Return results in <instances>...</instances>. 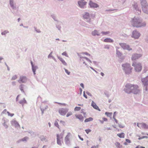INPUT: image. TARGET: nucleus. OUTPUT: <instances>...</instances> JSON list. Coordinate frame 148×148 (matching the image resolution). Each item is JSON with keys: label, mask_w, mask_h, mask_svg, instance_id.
I'll return each mask as SVG.
<instances>
[{"label": "nucleus", "mask_w": 148, "mask_h": 148, "mask_svg": "<svg viewBox=\"0 0 148 148\" xmlns=\"http://www.w3.org/2000/svg\"><path fill=\"white\" fill-rule=\"evenodd\" d=\"M125 87L123 90L128 94L133 93L137 94L139 93L140 90L138 88V86L137 85L127 84L125 85Z\"/></svg>", "instance_id": "nucleus-1"}, {"label": "nucleus", "mask_w": 148, "mask_h": 148, "mask_svg": "<svg viewBox=\"0 0 148 148\" xmlns=\"http://www.w3.org/2000/svg\"><path fill=\"white\" fill-rule=\"evenodd\" d=\"M131 23L133 26L137 28L145 27L146 24L145 22L143 21L142 18L135 17L132 18Z\"/></svg>", "instance_id": "nucleus-2"}, {"label": "nucleus", "mask_w": 148, "mask_h": 148, "mask_svg": "<svg viewBox=\"0 0 148 148\" xmlns=\"http://www.w3.org/2000/svg\"><path fill=\"white\" fill-rule=\"evenodd\" d=\"M121 68L125 74L129 75L132 72V68L131 67L130 64L128 63H125L122 64Z\"/></svg>", "instance_id": "nucleus-3"}, {"label": "nucleus", "mask_w": 148, "mask_h": 148, "mask_svg": "<svg viewBox=\"0 0 148 148\" xmlns=\"http://www.w3.org/2000/svg\"><path fill=\"white\" fill-rule=\"evenodd\" d=\"M141 8L143 12L148 14V5L146 0H140Z\"/></svg>", "instance_id": "nucleus-4"}, {"label": "nucleus", "mask_w": 148, "mask_h": 148, "mask_svg": "<svg viewBox=\"0 0 148 148\" xmlns=\"http://www.w3.org/2000/svg\"><path fill=\"white\" fill-rule=\"evenodd\" d=\"M141 81L144 85V92L148 93V75L145 78H142Z\"/></svg>", "instance_id": "nucleus-5"}, {"label": "nucleus", "mask_w": 148, "mask_h": 148, "mask_svg": "<svg viewBox=\"0 0 148 148\" xmlns=\"http://www.w3.org/2000/svg\"><path fill=\"white\" fill-rule=\"evenodd\" d=\"M132 65L134 67V69L136 72H139L142 69V66L140 63L134 62Z\"/></svg>", "instance_id": "nucleus-6"}, {"label": "nucleus", "mask_w": 148, "mask_h": 148, "mask_svg": "<svg viewBox=\"0 0 148 148\" xmlns=\"http://www.w3.org/2000/svg\"><path fill=\"white\" fill-rule=\"evenodd\" d=\"M57 143L60 145H61L62 143H63L62 139L63 138V135L57 134Z\"/></svg>", "instance_id": "nucleus-7"}, {"label": "nucleus", "mask_w": 148, "mask_h": 148, "mask_svg": "<svg viewBox=\"0 0 148 148\" xmlns=\"http://www.w3.org/2000/svg\"><path fill=\"white\" fill-rule=\"evenodd\" d=\"M119 45L120 46L125 50H127L129 51L132 50V49L131 48L130 46L128 45H127L125 43H120Z\"/></svg>", "instance_id": "nucleus-8"}, {"label": "nucleus", "mask_w": 148, "mask_h": 148, "mask_svg": "<svg viewBox=\"0 0 148 148\" xmlns=\"http://www.w3.org/2000/svg\"><path fill=\"white\" fill-rule=\"evenodd\" d=\"M71 134L70 133H68L67 135L65 137L64 141L66 144H68L70 143V138Z\"/></svg>", "instance_id": "nucleus-9"}, {"label": "nucleus", "mask_w": 148, "mask_h": 148, "mask_svg": "<svg viewBox=\"0 0 148 148\" xmlns=\"http://www.w3.org/2000/svg\"><path fill=\"white\" fill-rule=\"evenodd\" d=\"M140 34L136 30L133 31L132 33V37L135 39H138L140 36Z\"/></svg>", "instance_id": "nucleus-10"}, {"label": "nucleus", "mask_w": 148, "mask_h": 148, "mask_svg": "<svg viewBox=\"0 0 148 148\" xmlns=\"http://www.w3.org/2000/svg\"><path fill=\"white\" fill-rule=\"evenodd\" d=\"M68 110L67 108H61L59 109V112L61 115L64 116L68 112Z\"/></svg>", "instance_id": "nucleus-11"}, {"label": "nucleus", "mask_w": 148, "mask_h": 148, "mask_svg": "<svg viewBox=\"0 0 148 148\" xmlns=\"http://www.w3.org/2000/svg\"><path fill=\"white\" fill-rule=\"evenodd\" d=\"M116 56L121 59V62L124 59V57L122 53L118 49H116Z\"/></svg>", "instance_id": "nucleus-12"}, {"label": "nucleus", "mask_w": 148, "mask_h": 148, "mask_svg": "<svg viewBox=\"0 0 148 148\" xmlns=\"http://www.w3.org/2000/svg\"><path fill=\"white\" fill-rule=\"evenodd\" d=\"M27 79L25 76H21L20 77L18 82L19 83H25L27 82Z\"/></svg>", "instance_id": "nucleus-13"}, {"label": "nucleus", "mask_w": 148, "mask_h": 148, "mask_svg": "<svg viewBox=\"0 0 148 148\" xmlns=\"http://www.w3.org/2000/svg\"><path fill=\"white\" fill-rule=\"evenodd\" d=\"M86 60L88 61L90 63H91V61L88 58L85 57H80V61L81 63H83L84 64H85V65H86L85 62Z\"/></svg>", "instance_id": "nucleus-14"}, {"label": "nucleus", "mask_w": 148, "mask_h": 148, "mask_svg": "<svg viewBox=\"0 0 148 148\" xmlns=\"http://www.w3.org/2000/svg\"><path fill=\"white\" fill-rule=\"evenodd\" d=\"M78 3L81 8H84L86 5L87 2L84 0H81L78 2Z\"/></svg>", "instance_id": "nucleus-15"}, {"label": "nucleus", "mask_w": 148, "mask_h": 148, "mask_svg": "<svg viewBox=\"0 0 148 148\" xmlns=\"http://www.w3.org/2000/svg\"><path fill=\"white\" fill-rule=\"evenodd\" d=\"M142 56V55L140 54H134L132 55V60H135L140 58Z\"/></svg>", "instance_id": "nucleus-16"}, {"label": "nucleus", "mask_w": 148, "mask_h": 148, "mask_svg": "<svg viewBox=\"0 0 148 148\" xmlns=\"http://www.w3.org/2000/svg\"><path fill=\"white\" fill-rule=\"evenodd\" d=\"M125 0H119L117 2V3L116 4V5L114 3H113V5L115 6V7L120 6L123 5L124 3Z\"/></svg>", "instance_id": "nucleus-17"}, {"label": "nucleus", "mask_w": 148, "mask_h": 148, "mask_svg": "<svg viewBox=\"0 0 148 148\" xmlns=\"http://www.w3.org/2000/svg\"><path fill=\"white\" fill-rule=\"evenodd\" d=\"M133 7L134 10H136V11H138L137 13L138 14L140 13L141 10H139L138 8L137 3H136L133 4Z\"/></svg>", "instance_id": "nucleus-18"}, {"label": "nucleus", "mask_w": 148, "mask_h": 148, "mask_svg": "<svg viewBox=\"0 0 148 148\" xmlns=\"http://www.w3.org/2000/svg\"><path fill=\"white\" fill-rule=\"evenodd\" d=\"M89 5L92 8H97L98 7V5L97 4L93 2L92 1H90Z\"/></svg>", "instance_id": "nucleus-19"}, {"label": "nucleus", "mask_w": 148, "mask_h": 148, "mask_svg": "<svg viewBox=\"0 0 148 148\" xmlns=\"http://www.w3.org/2000/svg\"><path fill=\"white\" fill-rule=\"evenodd\" d=\"M92 106L95 109L98 110L99 111H100V110L99 109V108L98 106L96 105V103L94 102L93 101H92L91 103Z\"/></svg>", "instance_id": "nucleus-20"}, {"label": "nucleus", "mask_w": 148, "mask_h": 148, "mask_svg": "<svg viewBox=\"0 0 148 148\" xmlns=\"http://www.w3.org/2000/svg\"><path fill=\"white\" fill-rule=\"evenodd\" d=\"M75 116L76 117L79 119L80 121H83L84 119V117L81 114H75Z\"/></svg>", "instance_id": "nucleus-21"}, {"label": "nucleus", "mask_w": 148, "mask_h": 148, "mask_svg": "<svg viewBox=\"0 0 148 148\" xmlns=\"http://www.w3.org/2000/svg\"><path fill=\"white\" fill-rule=\"evenodd\" d=\"M100 34V33L96 30H94L92 32V35L94 36L96 35L99 36V35Z\"/></svg>", "instance_id": "nucleus-22"}, {"label": "nucleus", "mask_w": 148, "mask_h": 148, "mask_svg": "<svg viewBox=\"0 0 148 148\" xmlns=\"http://www.w3.org/2000/svg\"><path fill=\"white\" fill-rule=\"evenodd\" d=\"M104 41L106 42H112L113 40L110 38H107L104 40Z\"/></svg>", "instance_id": "nucleus-23"}, {"label": "nucleus", "mask_w": 148, "mask_h": 148, "mask_svg": "<svg viewBox=\"0 0 148 148\" xmlns=\"http://www.w3.org/2000/svg\"><path fill=\"white\" fill-rule=\"evenodd\" d=\"M141 127L145 129H148V125L146 124L145 123H142V124H140Z\"/></svg>", "instance_id": "nucleus-24"}, {"label": "nucleus", "mask_w": 148, "mask_h": 148, "mask_svg": "<svg viewBox=\"0 0 148 148\" xmlns=\"http://www.w3.org/2000/svg\"><path fill=\"white\" fill-rule=\"evenodd\" d=\"M115 145L117 148H122V145L118 142H116L115 143Z\"/></svg>", "instance_id": "nucleus-25"}, {"label": "nucleus", "mask_w": 148, "mask_h": 148, "mask_svg": "<svg viewBox=\"0 0 148 148\" xmlns=\"http://www.w3.org/2000/svg\"><path fill=\"white\" fill-rule=\"evenodd\" d=\"M20 104L23 105L24 104L26 103V101L25 98H23L22 100L20 101L19 102Z\"/></svg>", "instance_id": "nucleus-26"}, {"label": "nucleus", "mask_w": 148, "mask_h": 148, "mask_svg": "<svg viewBox=\"0 0 148 148\" xmlns=\"http://www.w3.org/2000/svg\"><path fill=\"white\" fill-rule=\"evenodd\" d=\"M13 124L16 127H20L18 123L16 121H14Z\"/></svg>", "instance_id": "nucleus-27"}, {"label": "nucleus", "mask_w": 148, "mask_h": 148, "mask_svg": "<svg viewBox=\"0 0 148 148\" xmlns=\"http://www.w3.org/2000/svg\"><path fill=\"white\" fill-rule=\"evenodd\" d=\"M105 114L108 116L110 118H111L112 113V112H105Z\"/></svg>", "instance_id": "nucleus-28"}, {"label": "nucleus", "mask_w": 148, "mask_h": 148, "mask_svg": "<svg viewBox=\"0 0 148 148\" xmlns=\"http://www.w3.org/2000/svg\"><path fill=\"white\" fill-rule=\"evenodd\" d=\"M58 59L62 62V63L64 65H67V64L66 63V62L62 58L59 57Z\"/></svg>", "instance_id": "nucleus-29"}, {"label": "nucleus", "mask_w": 148, "mask_h": 148, "mask_svg": "<svg viewBox=\"0 0 148 148\" xmlns=\"http://www.w3.org/2000/svg\"><path fill=\"white\" fill-rule=\"evenodd\" d=\"M124 134L123 132L121 133L118 134L117 135L120 138H124Z\"/></svg>", "instance_id": "nucleus-30"}, {"label": "nucleus", "mask_w": 148, "mask_h": 148, "mask_svg": "<svg viewBox=\"0 0 148 148\" xmlns=\"http://www.w3.org/2000/svg\"><path fill=\"white\" fill-rule=\"evenodd\" d=\"M83 16L84 18L88 19L89 17V14L88 13H86Z\"/></svg>", "instance_id": "nucleus-31"}, {"label": "nucleus", "mask_w": 148, "mask_h": 148, "mask_svg": "<svg viewBox=\"0 0 148 148\" xmlns=\"http://www.w3.org/2000/svg\"><path fill=\"white\" fill-rule=\"evenodd\" d=\"M93 120V119L92 118L90 117L88 118H87V119H86L85 120L84 122H89V121H92Z\"/></svg>", "instance_id": "nucleus-32"}, {"label": "nucleus", "mask_w": 148, "mask_h": 148, "mask_svg": "<svg viewBox=\"0 0 148 148\" xmlns=\"http://www.w3.org/2000/svg\"><path fill=\"white\" fill-rule=\"evenodd\" d=\"M104 94L108 98L110 95V93L109 92L105 91L104 92Z\"/></svg>", "instance_id": "nucleus-33"}, {"label": "nucleus", "mask_w": 148, "mask_h": 148, "mask_svg": "<svg viewBox=\"0 0 148 148\" xmlns=\"http://www.w3.org/2000/svg\"><path fill=\"white\" fill-rule=\"evenodd\" d=\"M84 54H85L87 56H90V54L87 52L81 53L79 55V56H82V55H83Z\"/></svg>", "instance_id": "nucleus-34"}, {"label": "nucleus", "mask_w": 148, "mask_h": 148, "mask_svg": "<svg viewBox=\"0 0 148 148\" xmlns=\"http://www.w3.org/2000/svg\"><path fill=\"white\" fill-rule=\"evenodd\" d=\"M116 10V9H110L108 10H106V11H108L110 13H112L113 12H114V11H115Z\"/></svg>", "instance_id": "nucleus-35"}, {"label": "nucleus", "mask_w": 148, "mask_h": 148, "mask_svg": "<svg viewBox=\"0 0 148 148\" xmlns=\"http://www.w3.org/2000/svg\"><path fill=\"white\" fill-rule=\"evenodd\" d=\"M81 108L79 107H76L74 108V111H79L80 110Z\"/></svg>", "instance_id": "nucleus-36"}, {"label": "nucleus", "mask_w": 148, "mask_h": 148, "mask_svg": "<svg viewBox=\"0 0 148 148\" xmlns=\"http://www.w3.org/2000/svg\"><path fill=\"white\" fill-rule=\"evenodd\" d=\"M10 4L11 6L13 8H14V6L13 4V0H10Z\"/></svg>", "instance_id": "nucleus-37"}, {"label": "nucleus", "mask_w": 148, "mask_h": 148, "mask_svg": "<svg viewBox=\"0 0 148 148\" xmlns=\"http://www.w3.org/2000/svg\"><path fill=\"white\" fill-rule=\"evenodd\" d=\"M73 114V113L71 112H69L66 114V117H68L70 116H71Z\"/></svg>", "instance_id": "nucleus-38"}, {"label": "nucleus", "mask_w": 148, "mask_h": 148, "mask_svg": "<svg viewBox=\"0 0 148 148\" xmlns=\"http://www.w3.org/2000/svg\"><path fill=\"white\" fill-rule=\"evenodd\" d=\"M17 78V76L16 75H13L11 79L12 80H14L16 79Z\"/></svg>", "instance_id": "nucleus-39"}, {"label": "nucleus", "mask_w": 148, "mask_h": 148, "mask_svg": "<svg viewBox=\"0 0 148 148\" xmlns=\"http://www.w3.org/2000/svg\"><path fill=\"white\" fill-rule=\"evenodd\" d=\"M32 67L33 71L34 73V74H35V72L36 71V67L35 66H32Z\"/></svg>", "instance_id": "nucleus-40"}, {"label": "nucleus", "mask_w": 148, "mask_h": 148, "mask_svg": "<svg viewBox=\"0 0 148 148\" xmlns=\"http://www.w3.org/2000/svg\"><path fill=\"white\" fill-rule=\"evenodd\" d=\"M110 33V32H102V35H106Z\"/></svg>", "instance_id": "nucleus-41"}, {"label": "nucleus", "mask_w": 148, "mask_h": 148, "mask_svg": "<svg viewBox=\"0 0 148 148\" xmlns=\"http://www.w3.org/2000/svg\"><path fill=\"white\" fill-rule=\"evenodd\" d=\"M20 88L21 91L24 92L23 85L21 84L20 85Z\"/></svg>", "instance_id": "nucleus-42"}, {"label": "nucleus", "mask_w": 148, "mask_h": 148, "mask_svg": "<svg viewBox=\"0 0 148 148\" xmlns=\"http://www.w3.org/2000/svg\"><path fill=\"white\" fill-rule=\"evenodd\" d=\"M8 33V31H5L1 33V34L2 35H5L6 34Z\"/></svg>", "instance_id": "nucleus-43"}, {"label": "nucleus", "mask_w": 148, "mask_h": 148, "mask_svg": "<svg viewBox=\"0 0 148 148\" xmlns=\"http://www.w3.org/2000/svg\"><path fill=\"white\" fill-rule=\"evenodd\" d=\"M7 113L8 115L9 116H10L11 117L13 116L14 115V114H11V113H10L9 112H7Z\"/></svg>", "instance_id": "nucleus-44"}, {"label": "nucleus", "mask_w": 148, "mask_h": 148, "mask_svg": "<svg viewBox=\"0 0 148 148\" xmlns=\"http://www.w3.org/2000/svg\"><path fill=\"white\" fill-rule=\"evenodd\" d=\"M55 125L58 128H59V125L57 121H56L54 123Z\"/></svg>", "instance_id": "nucleus-45"}, {"label": "nucleus", "mask_w": 148, "mask_h": 148, "mask_svg": "<svg viewBox=\"0 0 148 148\" xmlns=\"http://www.w3.org/2000/svg\"><path fill=\"white\" fill-rule=\"evenodd\" d=\"M86 133L87 134H88L89 133L91 132V130L89 129H86L85 130Z\"/></svg>", "instance_id": "nucleus-46"}, {"label": "nucleus", "mask_w": 148, "mask_h": 148, "mask_svg": "<svg viewBox=\"0 0 148 148\" xmlns=\"http://www.w3.org/2000/svg\"><path fill=\"white\" fill-rule=\"evenodd\" d=\"M148 138V137L147 136H143L142 137L139 138L138 139L139 140H140L141 139L144 138Z\"/></svg>", "instance_id": "nucleus-47"}, {"label": "nucleus", "mask_w": 148, "mask_h": 148, "mask_svg": "<svg viewBox=\"0 0 148 148\" xmlns=\"http://www.w3.org/2000/svg\"><path fill=\"white\" fill-rule=\"evenodd\" d=\"M118 125H119V127L120 128H123L124 127V125H121L119 123H118Z\"/></svg>", "instance_id": "nucleus-48"}, {"label": "nucleus", "mask_w": 148, "mask_h": 148, "mask_svg": "<svg viewBox=\"0 0 148 148\" xmlns=\"http://www.w3.org/2000/svg\"><path fill=\"white\" fill-rule=\"evenodd\" d=\"M125 141L127 143H131V140L130 139H126L125 140Z\"/></svg>", "instance_id": "nucleus-49"}, {"label": "nucleus", "mask_w": 148, "mask_h": 148, "mask_svg": "<svg viewBox=\"0 0 148 148\" xmlns=\"http://www.w3.org/2000/svg\"><path fill=\"white\" fill-rule=\"evenodd\" d=\"M65 72L67 73V74L68 75H69L70 74V72L69 71L67 70L66 69H65Z\"/></svg>", "instance_id": "nucleus-50"}, {"label": "nucleus", "mask_w": 148, "mask_h": 148, "mask_svg": "<svg viewBox=\"0 0 148 148\" xmlns=\"http://www.w3.org/2000/svg\"><path fill=\"white\" fill-rule=\"evenodd\" d=\"M62 55H63V56H67V53L66 52H63L62 53Z\"/></svg>", "instance_id": "nucleus-51"}, {"label": "nucleus", "mask_w": 148, "mask_h": 148, "mask_svg": "<svg viewBox=\"0 0 148 148\" xmlns=\"http://www.w3.org/2000/svg\"><path fill=\"white\" fill-rule=\"evenodd\" d=\"M113 119H114V120L115 121V122L116 123H118V121L117 120V119H116L115 118L114 116H113Z\"/></svg>", "instance_id": "nucleus-52"}, {"label": "nucleus", "mask_w": 148, "mask_h": 148, "mask_svg": "<svg viewBox=\"0 0 148 148\" xmlns=\"http://www.w3.org/2000/svg\"><path fill=\"white\" fill-rule=\"evenodd\" d=\"M104 48L106 49H109V46L108 45H105Z\"/></svg>", "instance_id": "nucleus-53"}, {"label": "nucleus", "mask_w": 148, "mask_h": 148, "mask_svg": "<svg viewBox=\"0 0 148 148\" xmlns=\"http://www.w3.org/2000/svg\"><path fill=\"white\" fill-rule=\"evenodd\" d=\"M28 138L27 137H25L23 138L22 140L23 141H26Z\"/></svg>", "instance_id": "nucleus-54"}, {"label": "nucleus", "mask_w": 148, "mask_h": 148, "mask_svg": "<svg viewBox=\"0 0 148 148\" xmlns=\"http://www.w3.org/2000/svg\"><path fill=\"white\" fill-rule=\"evenodd\" d=\"M140 124H142V123H138L137 124V126L139 127H140V126H141Z\"/></svg>", "instance_id": "nucleus-55"}, {"label": "nucleus", "mask_w": 148, "mask_h": 148, "mask_svg": "<svg viewBox=\"0 0 148 148\" xmlns=\"http://www.w3.org/2000/svg\"><path fill=\"white\" fill-rule=\"evenodd\" d=\"M78 137L79 139L82 141L84 139L83 138H81L79 135H78Z\"/></svg>", "instance_id": "nucleus-56"}, {"label": "nucleus", "mask_w": 148, "mask_h": 148, "mask_svg": "<svg viewBox=\"0 0 148 148\" xmlns=\"http://www.w3.org/2000/svg\"><path fill=\"white\" fill-rule=\"evenodd\" d=\"M103 120L104 121H107V119L106 118H105V117H103Z\"/></svg>", "instance_id": "nucleus-57"}, {"label": "nucleus", "mask_w": 148, "mask_h": 148, "mask_svg": "<svg viewBox=\"0 0 148 148\" xmlns=\"http://www.w3.org/2000/svg\"><path fill=\"white\" fill-rule=\"evenodd\" d=\"M98 148L97 146H92V147H91V148Z\"/></svg>", "instance_id": "nucleus-58"}, {"label": "nucleus", "mask_w": 148, "mask_h": 148, "mask_svg": "<svg viewBox=\"0 0 148 148\" xmlns=\"http://www.w3.org/2000/svg\"><path fill=\"white\" fill-rule=\"evenodd\" d=\"M116 112H115L114 113V114H113V116H114V117H115V116L116 115Z\"/></svg>", "instance_id": "nucleus-59"}, {"label": "nucleus", "mask_w": 148, "mask_h": 148, "mask_svg": "<svg viewBox=\"0 0 148 148\" xmlns=\"http://www.w3.org/2000/svg\"><path fill=\"white\" fill-rule=\"evenodd\" d=\"M60 122L61 123H62V124H64L65 123V122L64 121H60Z\"/></svg>", "instance_id": "nucleus-60"}, {"label": "nucleus", "mask_w": 148, "mask_h": 148, "mask_svg": "<svg viewBox=\"0 0 148 148\" xmlns=\"http://www.w3.org/2000/svg\"><path fill=\"white\" fill-rule=\"evenodd\" d=\"M80 86L81 87H82L83 88H84V84H83L82 83H81L80 84Z\"/></svg>", "instance_id": "nucleus-61"}, {"label": "nucleus", "mask_w": 148, "mask_h": 148, "mask_svg": "<svg viewBox=\"0 0 148 148\" xmlns=\"http://www.w3.org/2000/svg\"><path fill=\"white\" fill-rule=\"evenodd\" d=\"M20 97V95H18L17 97H16V100L17 101H18V98L19 97Z\"/></svg>", "instance_id": "nucleus-62"}, {"label": "nucleus", "mask_w": 148, "mask_h": 148, "mask_svg": "<svg viewBox=\"0 0 148 148\" xmlns=\"http://www.w3.org/2000/svg\"><path fill=\"white\" fill-rule=\"evenodd\" d=\"M84 96L86 98H87V96L84 93Z\"/></svg>", "instance_id": "nucleus-63"}, {"label": "nucleus", "mask_w": 148, "mask_h": 148, "mask_svg": "<svg viewBox=\"0 0 148 148\" xmlns=\"http://www.w3.org/2000/svg\"><path fill=\"white\" fill-rule=\"evenodd\" d=\"M124 144L125 145H127V143L126 142H124Z\"/></svg>", "instance_id": "nucleus-64"}]
</instances>
